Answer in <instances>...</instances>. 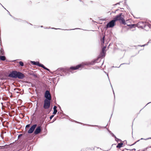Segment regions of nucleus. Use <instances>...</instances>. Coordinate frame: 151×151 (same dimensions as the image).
Wrapping results in <instances>:
<instances>
[{"label": "nucleus", "mask_w": 151, "mask_h": 151, "mask_svg": "<svg viewBox=\"0 0 151 151\" xmlns=\"http://www.w3.org/2000/svg\"><path fill=\"white\" fill-rule=\"evenodd\" d=\"M115 22L113 19L110 21L106 25V28H111L113 27L115 25Z\"/></svg>", "instance_id": "20e7f679"}, {"label": "nucleus", "mask_w": 151, "mask_h": 151, "mask_svg": "<svg viewBox=\"0 0 151 151\" xmlns=\"http://www.w3.org/2000/svg\"><path fill=\"white\" fill-rule=\"evenodd\" d=\"M81 66V65L79 64L76 65V67H70V69L73 70H76L78 69Z\"/></svg>", "instance_id": "1a4fd4ad"}, {"label": "nucleus", "mask_w": 151, "mask_h": 151, "mask_svg": "<svg viewBox=\"0 0 151 151\" xmlns=\"http://www.w3.org/2000/svg\"><path fill=\"white\" fill-rule=\"evenodd\" d=\"M19 63L21 66H23L24 65V63L22 61H19Z\"/></svg>", "instance_id": "f3484780"}, {"label": "nucleus", "mask_w": 151, "mask_h": 151, "mask_svg": "<svg viewBox=\"0 0 151 151\" xmlns=\"http://www.w3.org/2000/svg\"><path fill=\"white\" fill-rule=\"evenodd\" d=\"M50 100L45 99L44 100L43 107L45 109H48L50 105Z\"/></svg>", "instance_id": "f03ea898"}, {"label": "nucleus", "mask_w": 151, "mask_h": 151, "mask_svg": "<svg viewBox=\"0 0 151 151\" xmlns=\"http://www.w3.org/2000/svg\"><path fill=\"white\" fill-rule=\"evenodd\" d=\"M139 141V140H138L137 141Z\"/></svg>", "instance_id": "2f4dec72"}, {"label": "nucleus", "mask_w": 151, "mask_h": 151, "mask_svg": "<svg viewBox=\"0 0 151 151\" xmlns=\"http://www.w3.org/2000/svg\"><path fill=\"white\" fill-rule=\"evenodd\" d=\"M25 77L24 75L22 73L19 72H17V78L19 79H22L24 78Z\"/></svg>", "instance_id": "0eeeda50"}, {"label": "nucleus", "mask_w": 151, "mask_h": 151, "mask_svg": "<svg viewBox=\"0 0 151 151\" xmlns=\"http://www.w3.org/2000/svg\"><path fill=\"white\" fill-rule=\"evenodd\" d=\"M151 139V137H149V138H146V139H144V138H142L141 139V140H142V139H144V140H147V139Z\"/></svg>", "instance_id": "aec40b11"}, {"label": "nucleus", "mask_w": 151, "mask_h": 151, "mask_svg": "<svg viewBox=\"0 0 151 151\" xmlns=\"http://www.w3.org/2000/svg\"><path fill=\"white\" fill-rule=\"evenodd\" d=\"M54 116V115H52L51 116H50V119H51Z\"/></svg>", "instance_id": "4be33fe9"}, {"label": "nucleus", "mask_w": 151, "mask_h": 151, "mask_svg": "<svg viewBox=\"0 0 151 151\" xmlns=\"http://www.w3.org/2000/svg\"><path fill=\"white\" fill-rule=\"evenodd\" d=\"M22 136V134H20L18 135V137H19Z\"/></svg>", "instance_id": "b1692460"}, {"label": "nucleus", "mask_w": 151, "mask_h": 151, "mask_svg": "<svg viewBox=\"0 0 151 151\" xmlns=\"http://www.w3.org/2000/svg\"><path fill=\"white\" fill-rule=\"evenodd\" d=\"M40 126L37 127L34 131V133L35 134H37L40 133L41 131V128Z\"/></svg>", "instance_id": "6e6552de"}, {"label": "nucleus", "mask_w": 151, "mask_h": 151, "mask_svg": "<svg viewBox=\"0 0 151 151\" xmlns=\"http://www.w3.org/2000/svg\"><path fill=\"white\" fill-rule=\"evenodd\" d=\"M145 45H143L142 46H145Z\"/></svg>", "instance_id": "a878e982"}, {"label": "nucleus", "mask_w": 151, "mask_h": 151, "mask_svg": "<svg viewBox=\"0 0 151 151\" xmlns=\"http://www.w3.org/2000/svg\"><path fill=\"white\" fill-rule=\"evenodd\" d=\"M104 38H105V36H104L103 37L102 39V43L103 44H104Z\"/></svg>", "instance_id": "a211bd4d"}, {"label": "nucleus", "mask_w": 151, "mask_h": 151, "mask_svg": "<svg viewBox=\"0 0 151 151\" xmlns=\"http://www.w3.org/2000/svg\"><path fill=\"white\" fill-rule=\"evenodd\" d=\"M31 62L34 65H36L37 66H39V62H35L34 61H31Z\"/></svg>", "instance_id": "9b49d317"}, {"label": "nucleus", "mask_w": 151, "mask_h": 151, "mask_svg": "<svg viewBox=\"0 0 151 151\" xmlns=\"http://www.w3.org/2000/svg\"><path fill=\"white\" fill-rule=\"evenodd\" d=\"M38 66L41 67L43 68H44L45 67V66L41 64H40V63H39Z\"/></svg>", "instance_id": "2eb2a0df"}, {"label": "nucleus", "mask_w": 151, "mask_h": 151, "mask_svg": "<svg viewBox=\"0 0 151 151\" xmlns=\"http://www.w3.org/2000/svg\"><path fill=\"white\" fill-rule=\"evenodd\" d=\"M113 93L114 94V91L113 90Z\"/></svg>", "instance_id": "7c9ffc66"}, {"label": "nucleus", "mask_w": 151, "mask_h": 151, "mask_svg": "<svg viewBox=\"0 0 151 151\" xmlns=\"http://www.w3.org/2000/svg\"><path fill=\"white\" fill-rule=\"evenodd\" d=\"M44 69L45 70H46L48 71H49V70H50L48 69L47 68L45 67L44 68Z\"/></svg>", "instance_id": "5701e85b"}, {"label": "nucleus", "mask_w": 151, "mask_h": 151, "mask_svg": "<svg viewBox=\"0 0 151 151\" xmlns=\"http://www.w3.org/2000/svg\"><path fill=\"white\" fill-rule=\"evenodd\" d=\"M0 59L4 61L6 60V57L4 56H0Z\"/></svg>", "instance_id": "f8f14e48"}, {"label": "nucleus", "mask_w": 151, "mask_h": 151, "mask_svg": "<svg viewBox=\"0 0 151 151\" xmlns=\"http://www.w3.org/2000/svg\"><path fill=\"white\" fill-rule=\"evenodd\" d=\"M9 15L11 16H12L10 14V13H9Z\"/></svg>", "instance_id": "cd10ccee"}, {"label": "nucleus", "mask_w": 151, "mask_h": 151, "mask_svg": "<svg viewBox=\"0 0 151 151\" xmlns=\"http://www.w3.org/2000/svg\"><path fill=\"white\" fill-rule=\"evenodd\" d=\"M123 145V143H118V145L116 146V147L120 148Z\"/></svg>", "instance_id": "ddd939ff"}, {"label": "nucleus", "mask_w": 151, "mask_h": 151, "mask_svg": "<svg viewBox=\"0 0 151 151\" xmlns=\"http://www.w3.org/2000/svg\"><path fill=\"white\" fill-rule=\"evenodd\" d=\"M37 126V124H35L33 125L28 130L27 133L29 134H31L34 131Z\"/></svg>", "instance_id": "423d86ee"}, {"label": "nucleus", "mask_w": 151, "mask_h": 151, "mask_svg": "<svg viewBox=\"0 0 151 151\" xmlns=\"http://www.w3.org/2000/svg\"><path fill=\"white\" fill-rule=\"evenodd\" d=\"M134 144H132V145H134Z\"/></svg>", "instance_id": "c756f323"}, {"label": "nucleus", "mask_w": 151, "mask_h": 151, "mask_svg": "<svg viewBox=\"0 0 151 151\" xmlns=\"http://www.w3.org/2000/svg\"><path fill=\"white\" fill-rule=\"evenodd\" d=\"M30 126V124H28L26 126L25 128H28Z\"/></svg>", "instance_id": "412c9836"}, {"label": "nucleus", "mask_w": 151, "mask_h": 151, "mask_svg": "<svg viewBox=\"0 0 151 151\" xmlns=\"http://www.w3.org/2000/svg\"><path fill=\"white\" fill-rule=\"evenodd\" d=\"M78 29V28L75 29ZM74 29H70V30H74Z\"/></svg>", "instance_id": "393cba45"}, {"label": "nucleus", "mask_w": 151, "mask_h": 151, "mask_svg": "<svg viewBox=\"0 0 151 151\" xmlns=\"http://www.w3.org/2000/svg\"><path fill=\"white\" fill-rule=\"evenodd\" d=\"M17 72L16 71H13L9 74V76L15 78H17Z\"/></svg>", "instance_id": "7ed1b4c3"}, {"label": "nucleus", "mask_w": 151, "mask_h": 151, "mask_svg": "<svg viewBox=\"0 0 151 151\" xmlns=\"http://www.w3.org/2000/svg\"><path fill=\"white\" fill-rule=\"evenodd\" d=\"M38 66L41 67L43 68H44L45 67V66L41 64H40V63H39Z\"/></svg>", "instance_id": "4468645a"}, {"label": "nucleus", "mask_w": 151, "mask_h": 151, "mask_svg": "<svg viewBox=\"0 0 151 151\" xmlns=\"http://www.w3.org/2000/svg\"><path fill=\"white\" fill-rule=\"evenodd\" d=\"M122 14L121 13L119 14L118 15L116 16L115 18H114V20L115 22L117 21H119L120 22H121L123 24H125V22L124 18L122 17Z\"/></svg>", "instance_id": "f257e3e1"}, {"label": "nucleus", "mask_w": 151, "mask_h": 151, "mask_svg": "<svg viewBox=\"0 0 151 151\" xmlns=\"http://www.w3.org/2000/svg\"><path fill=\"white\" fill-rule=\"evenodd\" d=\"M53 109H54V111L53 113V114H56L57 112V107L55 106L53 107Z\"/></svg>", "instance_id": "9d476101"}, {"label": "nucleus", "mask_w": 151, "mask_h": 151, "mask_svg": "<svg viewBox=\"0 0 151 151\" xmlns=\"http://www.w3.org/2000/svg\"><path fill=\"white\" fill-rule=\"evenodd\" d=\"M45 97L46 98L45 99L51 100V98L50 94L48 91L47 90L46 91L45 94Z\"/></svg>", "instance_id": "39448f33"}, {"label": "nucleus", "mask_w": 151, "mask_h": 151, "mask_svg": "<svg viewBox=\"0 0 151 151\" xmlns=\"http://www.w3.org/2000/svg\"><path fill=\"white\" fill-rule=\"evenodd\" d=\"M52 28V29H55V28Z\"/></svg>", "instance_id": "c85d7f7f"}, {"label": "nucleus", "mask_w": 151, "mask_h": 151, "mask_svg": "<svg viewBox=\"0 0 151 151\" xmlns=\"http://www.w3.org/2000/svg\"><path fill=\"white\" fill-rule=\"evenodd\" d=\"M119 3H117V4H116V5H117V4H119Z\"/></svg>", "instance_id": "bb28decb"}, {"label": "nucleus", "mask_w": 151, "mask_h": 151, "mask_svg": "<svg viewBox=\"0 0 151 151\" xmlns=\"http://www.w3.org/2000/svg\"><path fill=\"white\" fill-rule=\"evenodd\" d=\"M106 47H104L102 49V51L104 53V52L106 49Z\"/></svg>", "instance_id": "6ab92c4d"}, {"label": "nucleus", "mask_w": 151, "mask_h": 151, "mask_svg": "<svg viewBox=\"0 0 151 151\" xmlns=\"http://www.w3.org/2000/svg\"><path fill=\"white\" fill-rule=\"evenodd\" d=\"M0 55H3V50L2 49H1L0 50Z\"/></svg>", "instance_id": "dca6fc26"}]
</instances>
